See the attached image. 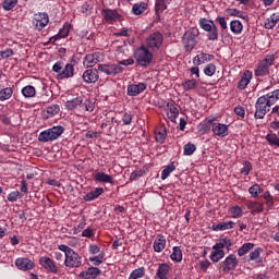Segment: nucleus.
I'll return each mask as SVG.
<instances>
[{"label": "nucleus", "instance_id": "20e7f679", "mask_svg": "<svg viewBox=\"0 0 279 279\" xmlns=\"http://www.w3.org/2000/svg\"><path fill=\"white\" fill-rule=\"evenodd\" d=\"M63 133L64 128L53 126L51 129L43 131L38 136V141H40V143H49V141H56L60 138V136H62Z\"/></svg>", "mask_w": 279, "mask_h": 279}, {"label": "nucleus", "instance_id": "423d86ee", "mask_svg": "<svg viewBox=\"0 0 279 279\" xmlns=\"http://www.w3.org/2000/svg\"><path fill=\"white\" fill-rule=\"evenodd\" d=\"M163 37L160 32L153 33L146 38V45L153 51H158L162 47Z\"/></svg>", "mask_w": 279, "mask_h": 279}, {"label": "nucleus", "instance_id": "ddd939ff", "mask_svg": "<svg viewBox=\"0 0 279 279\" xmlns=\"http://www.w3.org/2000/svg\"><path fill=\"white\" fill-rule=\"evenodd\" d=\"M39 264L48 274H58V266H56V263L49 258V257H40Z\"/></svg>", "mask_w": 279, "mask_h": 279}, {"label": "nucleus", "instance_id": "a211bd4d", "mask_svg": "<svg viewBox=\"0 0 279 279\" xmlns=\"http://www.w3.org/2000/svg\"><path fill=\"white\" fill-rule=\"evenodd\" d=\"M74 71L75 68L73 66V63H68L63 71L58 74V80H66L69 77H73Z\"/></svg>", "mask_w": 279, "mask_h": 279}, {"label": "nucleus", "instance_id": "a18cd8bd", "mask_svg": "<svg viewBox=\"0 0 279 279\" xmlns=\"http://www.w3.org/2000/svg\"><path fill=\"white\" fill-rule=\"evenodd\" d=\"M22 95L25 97H34V95H36V88H34L32 85H27L22 88Z\"/></svg>", "mask_w": 279, "mask_h": 279}, {"label": "nucleus", "instance_id": "680f3d73", "mask_svg": "<svg viewBox=\"0 0 279 279\" xmlns=\"http://www.w3.org/2000/svg\"><path fill=\"white\" fill-rule=\"evenodd\" d=\"M234 112L238 117H241L242 119L245 117V108L241 106L235 107Z\"/></svg>", "mask_w": 279, "mask_h": 279}, {"label": "nucleus", "instance_id": "6e6d98bb", "mask_svg": "<svg viewBox=\"0 0 279 279\" xmlns=\"http://www.w3.org/2000/svg\"><path fill=\"white\" fill-rule=\"evenodd\" d=\"M250 171H252V163L250 161H244L241 173H243L244 175H248Z\"/></svg>", "mask_w": 279, "mask_h": 279}, {"label": "nucleus", "instance_id": "49530a36", "mask_svg": "<svg viewBox=\"0 0 279 279\" xmlns=\"http://www.w3.org/2000/svg\"><path fill=\"white\" fill-rule=\"evenodd\" d=\"M247 206L251 210H253L252 213H263V204L260 203H256V202H248Z\"/></svg>", "mask_w": 279, "mask_h": 279}, {"label": "nucleus", "instance_id": "4c0bfd02", "mask_svg": "<svg viewBox=\"0 0 279 279\" xmlns=\"http://www.w3.org/2000/svg\"><path fill=\"white\" fill-rule=\"evenodd\" d=\"M81 110H86V112H93L95 110V102L88 99L82 101Z\"/></svg>", "mask_w": 279, "mask_h": 279}, {"label": "nucleus", "instance_id": "f257e3e1", "mask_svg": "<svg viewBox=\"0 0 279 279\" xmlns=\"http://www.w3.org/2000/svg\"><path fill=\"white\" fill-rule=\"evenodd\" d=\"M279 99V89L259 97L255 104V119H265V114L271 110V106Z\"/></svg>", "mask_w": 279, "mask_h": 279}, {"label": "nucleus", "instance_id": "f3484780", "mask_svg": "<svg viewBox=\"0 0 279 279\" xmlns=\"http://www.w3.org/2000/svg\"><path fill=\"white\" fill-rule=\"evenodd\" d=\"M211 130L216 136H220L221 138H225V136H228V125L222 123H213Z\"/></svg>", "mask_w": 279, "mask_h": 279}, {"label": "nucleus", "instance_id": "8fccbe9b", "mask_svg": "<svg viewBox=\"0 0 279 279\" xmlns=\"http://www.w3.org/2000/svg\"><path fill=\"white\" fill-rule=\"evenodd\" d=\"M197 86V81L187 80L183 83L184 90H193Z\"/></svg>", "mask_w": 279, "mask_h": 279}, {"label": "nucleus", "instance_id": "13d9d810", "mask_svg": "<svg viewBox=\"0 0 279 279\" xmlns=\"http://www.w3.org/2000/svg\"><path fill=\"white\" fill-rule=\"evenodd\" d=\"M16 199H21V192H19V191L11 192L8 196V201L9 202H16Z\"/></svg>", "mask_w": 279, "mask_h": 279}, {"label": "nucleus", "instance_id": "e433bc0d", "mask_svg": "<svg viewBox=\"0 0 279 279\" xmlns=\"http://www.w3.org/2000/svg\"><path fill=\"white\" fill-rule=\"evenodd\" d=\"M250 250H254V243H244L239 250H238V255L239 256H245Z\"/></svg>", "mask_w": 279, "mask_h": 279}, {"label": "nucleus", "instance_id": "de8ad7c7", "mask_svg": "<svg viewBox=\"0 0 279 279\" xmlns=\"http://www.w3.org/2000/svg\"><path fill=\"white\" fill-rule=\"evenodd\" d=\"M145 276V268L141 267L135 270H133L129 277V279H138L143 278Z\"/></svg>", "mask_w": 279, "mask_h": 279}, {"label": "nucleus", "instance_id": "4468645a", "mask_svg": "<svg viewBox=\"0 0 279 279\" xmlns=\"http://www.w3.org/2000/svg\"><path fill=\"white\" fill-rule=\"evenodd\" d=\"M15 266L17 269H21V271H29V269H34V263L32 259L26 257H20L15 260Z\"/></svg>", "mask_w": 279, "mask_h": 279}, {"label": "nucleus", "instance_id": "c85d7f7f", "mask_svg": "<svg viewBox=\"0 0 279 279\" xmlns=\"http://www.w3.org/2000/svg\"><path fill=\"white\" fill-rule=\"evenodd\" d=\"M168 274H169V265L160 264L156 274L157 278L167 279Z\"/></svg>", "mask_w": 279, "mask_h": 279}, {"label": "nucleus", "instance_id": "c03bdc74", "mask_svg": "<svg viewBox=\"0 0 279 279\" xmlns=\"http://www.w3.org/2000/svg\"><path fill=\"white\" fill-rule=\"evenodd\" d=\"M266 141H268L269 145H274L275 147H279V135L274 133L266 135Z\"/></svg>", "mask_w": 279, "mask_h": 279}, {"label": "nucleus", "instance_id": "dca6fc26", "mask_svg": "<svg viewBox=\"0 0 279 279\" xmlns=\"http://www.w3.org/2000/svg\"><path fill=\"white\" fill-rule=\"evenodd\" d=\"M147 88V84L145 83H138V84H132L128 87V95L131 97H136V95H141L143 90Z\"/></svg>", "mask_w": 279, "mask_h": 279}, {"label": "nucleus", "instance_id": "cd10ccee", "mask_svg": "<svg viewBox=\"0 0 279 279\" xmlns=\"http://www.w3.org/2000/svg\"><path fill=\"white\" fill-rule=\"evenodd\" d=\"M223 247H227V250H230V247H232V241L228 238L220 239V242L216 243L213 246V250H223Z\"/></svg>", "mask_w": 279, "mask_h": 279}, {"label": "nucleus", "instance_id": "72a5a7b5", "mask_svg": "<svg viewBox=\"0 0 279 279\" xmlns=\"http://www.w3.org/2000/svg\"><path fill=\"white\" fill-rule=\"evenodd\" d=\"M175 171V162H170L161 172V180H167L168 175H171Z\"/></svg>", "mask_w": 279, "mask_h": 279}, {"label": "nucleus", "instance_id": "2eb2a0df", "mask_svg": "<svg viewBox=\"0 0 279 279\" xmlns=\"http://www.w3.org/2000/svg\"><path fill=\"white\" fill-rule=\"evenodd\" d=\"M100 274H101V270H99V268H97V267H89L86 270L81 271L80 275H78V278L95 279Z\"/></svg>", "mask_w": 279, "mask_h": 279}, {"label": "nucleus", "instance_id": "7c9ffc66", "mask_svg": "<svg viewBox=\"0 0 279 279\" xmlns=\"http://www.w3.org/2000/svg\"><path fill=\"white\" fill-rule=\"evenodd\" d=\"M207 32V38L208 40H219V29L217 28V25H213Z\"/></svg>", "mask_w": 279, "mask_h": 279}, {"label": "nucleus", "instance_id": "f8f14e48", "mask_svg": "<svg viewBox=\"0 0 279 279\" xmlns=\"http://www.w3.org/2000/svg\"><path fill=\"white\" fill-rule=\"evenodd\" d=\"M101 61V54L99 52L89 53L84 58L83 65L85 69H93L95 64Z\"/></svg>", "mask_w": 279, "mask_h": 279}, {"label": "nucleus", "instance_id": "bb28decb", "mask_svg": "<svg viewBox=\"0 0 279 279\" xmlns=\"http://www.w3.org/2000/svg\"><path fill=\"white\" fill-rule=\"evenodd\" d=\"M82 101H84V99L82 97L73 98L72 100H68L65 102V108H68V110H75V108H77V106H80V108H82Z\"/></svg>", "mask_w": 279, "mask_h": 279}, {"label": "nucleus", "instance_id": "6ab92c4d", "mask_svg": "<svg viewBox=\"0 0 279 279\" xmlns=\"http://www.w3.org/2000/svg\"><path fill=\"white\" fill-rule=\"evenodd\" d=\"M251 80H252V72L246 70L243 73L242 78L238 83V88H240V90H245V88H247V84H250Z\"/></svg>", "mask_w": 279, "mask_h": 279}, {"label": "nucleus", "instance_id": "864d4df0", "mask_svg": "<svg viewBox=\"0 0 279 279\" xmlns=\"http://www.w3.org/2000/svg\"><path fill=\"white\" fill-rule=\"evenodd\" d=\"M47 112L48 114H50L51 117H56V114H58V112H60V106L58 105H52L50 107L47 108Z\"/></svg>", "mask_w": 279, "mask_h": 279}, {"label": "nucleus", "instance_id": "79ce46f5", "mask_svg": "<svg viewBox=\"0 0 279 279\" xmlns=\"http://www.w3.org/2000/svg\"><path fill=\"white\" fill-rule=\"evenodd\" d=\"M17 3H19V0H4L2 2V8L5 11L14 10Z\"/></svg>", "mask_w": 279, "mask_h": 279}, {"label": "nucleus", "instance_id": "39448f33", "mask_svg": "<svg viewBox=\"0 0 279 279\" xmlns=\"http://www.w3.org/2000/svg\"><path fill=\"white\" fill-rule=\"evenodd\" d=\"M135 60L138 66H149L154 60V54L147 48L142 47L135 51Z\"/></svg>", "mask_w": 279, "mask_h": 279}, {"label": "nucleus", "instance_id": "37998d69", "mask_svg": "<svg viewBox=\"0 0 279 279\" xmlns=\"http://www.w3.org/2000/svg\"><path fill=\"white\" fill-rule=\"evenodd\" d=\"M214 25H215V22L213 21H208L204 17L199 20V26L202 27V29H204V32L209 31Z\"/></svg>", "mask_w": 279, "mask_h": 279}, {"label": "nucleus", "instance_id": "09e8293b", "mask_svg": "<svg viewBox=\"0 0 279 279\" xmlns=\"http://www.w3.org/2000/svg\"><path fill=\"white\" fill-rule=\"evenodd\" d=\"M195 149H197V147H195L194 144L187 143V144L184 146L183 154H184V156H193V154H195Z\"/></svg>", "mask_w": 279, "mask_h": 279}, {"label": "nucleus", "instance_id": "4be33fe9", "mask_svg": "<svg viewBox=\"0 0 279 279\" xmlns=\"http://www.w3.org/2000/svg\"><path fill=\"white\" fill-rule=\"evenodd\" d=\"M95 180L96 182L114 184V178H112V175L106 174L105 172H97L95 174Z\"/></svg>", "mask_w": 279, "mask_h": 279}, {"label": "nucleus", "instance_id": "6e6552de", "mask_svg": "<svg viewBox=\"0 0 279 279\" xmlns=\"http://www.w3.org/2000/svg\"><path fill=\"white\" fill-rule=\"evenodd\" d=\"M238 265L239 260H236V255L231 254L220 264V269H222L223 274H230V271L236 269Z\"/></svg>", "mask_w": 279, "mask_h": 279}, {"label": "nucleus", "instance_id": "a19ab883", "mask_svg": "<svg viewBox=\"0 0 279 279\" xmlns=\"http://www.w3.org/2000/svg\"><path fill=\"white\" fill-rule=\"evenodd\" d=\"M12 88L7 87L0 90V101H5L7 99H10L12 97Z\"/></svg>", "mask_w": 279, "mask_h": 279}, {"label": "nucleus", "instance_id": "5fc2aeb1", "mask_svg": "<svg viewBox=\"0 0 279 279\" xmlns=\"http://www.w3.org/2000/svg\"><path fill=\"white\" fill-rule=\"evenodd\" d=\"M248 193L252 195V197H256L260 193V185L254 184L248 189Z\"/></svg>", "mask_w": 279, "mask_h": 279}, {"label": "nucleus", "instance_id": "f704fd0d", "mask_svg": "<svg viewBox=\"0 0 279 279\" xmlns=\"http://www.w3.org/2000/svg\"><path fill=\"white\" fill-rule=\"evenodd\" d=\"M234 228V222L228 221V222H219L218 225H214V230H232Z\"/></svg>", "mask_w": 279, "mask_h": 279}, {"label": "nucleus", "instance_id": "473e14b6", "mask_svg": "<svg viewBox=\"0 0 279 279\" xmlns=\"http://www.w3.org/2000/svg\"><path fill=\"white\" fill-rule=\"evenodd\" d=\"M167 3H169V1H167V0L156 1L155 10H156L157 16H160V14H162V12H165V10L167 9Z\"/></svg>", "mask_w": 279, "mask_h": 279}, {"label": "nucleus", "instance_id": "4d7b16f0", "mask_svg": "<svg viewBox=\"0 0 279 279\" xmlns=\"http://www.w3.org/2000/svg\"><path fill=\"white\" fill-rule=\"evenodd\" d=\"M89 260L90 263H94V265L99 266L104 263V255L99 254L98 256L89 257Z\"/></svg>", "mask_w": 279, "mask_h": 279}, {"label": "nucleus", "instance_id": "338daca9", "mask_svg": "<svg viewBox=\"0 0 279 279\" xmlns=\"http://www.w3.org/2000/svg\"><path fill=\"white\" fill-rule=\"evenodd\" d=\"M82 236H86L87 239L93 238L94 236L93 230L90 228L83 230Z\"/></svg>", "mask_w": 279, "mask_h": 279}, {"label": "nucleus", "instance_id": "1a4fd4ad", "mask_svg": "<svg viewBox=\"0 0 279 279\" xmlns=\"http://www.w3.org/2000/svg\"><path fill=\"white\" fill-rule=\"evenodd\" d=\"M98 71L105 73L106 75H119V73H123V69L121 65L117 64H99Z\"/></svg>", "mask_w": 279, "mask_h": 279}, {"label": "nucleus", "instance_id": "603ef678", "mask_svg": "<svg viewBox=\"0 0 279 279\" xmlns=\"http://www.w3.org/2000/svg\"><path fill=\"white\" fill-rule=\"evenodd\" d=\"M215 71H217V66H215V64H213V63H209V64L204 69L205 75H208L209 77H213V75H215Z\"/></svg>", "mask_w": 279, "mask_h": 279}, {"label": "nucleus", "instance_id": "69168bd1", "mask_svg": "<svg viewBox=\"0 0 279 279\" xmlns=\"http://www.w3.org/2000/svg\"><path fill=\"white\" fill-rule=\"evenodd\" d=\"M260 248H256L255 251L250 253V258L251 260H256V258H258V256H260Z\"/></svg>", "mask_w": 279, "mask_h": 279}, {"label": "nucleus", "instance_id": "3c124183", "mask_svg": "<svg viewBox=\"0 0 279 279\" xmlns=\"http://www.w3.org/2000/svg\"><path fill=\"white\" fill-rule=\"evenodd\" d=\"M226 12L229 16H239L240 19H247V16H243V12L236 9H227Z\"/></svg>", "mask_w": 279, "mask_h": 279}, {"label": "nucleus", "instance_id": "2f4dec72", "mask_svg": "<svg viewBox=\"0 0 279 279\" xmlns=\"http://www.w3.org/2000/svg\"><path fill=\"white\" fill-rule=\"evenodd\" d=\"M145 10H147V3H145V2L135 3L132 8V12L136 16L143 14V12H145Z\"/></svg>", "mask_w": 279, "mask_h": 279}, {"label": "nucleus", "instance_id": "0eeeda50", "mask_svg": "<svg viewBox=\"0 0 279 279\" xmlns=\"http://www.w3.org/2000/svg\"><path fill=\"white\" fill-rule=\"evenodd\" d=\"M65 267L77 268L82 267V256L75 251H70L64 259Z\"/></svg>", "mask_w": 279, "mask_h": 279}, {"label": "nucleus", "instance_id": "c756f323", "mask_svg": "<svg viewBox=\"0 0 279 279\" xmlns=\"http://www.w3.org/2000/svg\"><path fill=\"white\" fill-rule=\"evenodd\" d=\"M230 29L233 34L239 35L241 32H243V24L239 20H233L230 23Z\"/></svg>", "mask_w": 279, "mask_h": 279}, {"label": "nucleus", "instance_id": "412c9836", "mask_svg": "<svg viewBox=\"0 0 279 279\" xmlns=\"http://www.w3.org/2000/svg\"><path fill=\"white\" fill-rule=\"evenodd\" d=\"M167 245V239H165L163 235H157V238L154 241V250L155 252H162Z\"/></svg>", "mask_w": 279, "mask_h": 279}, {"label": "nucleus", "instance_id": "bf43d9fd", "mask_svg": "<svg viewBox=\"0 0 279 279\" xmlns=\"http://www.w3.org/2000/svg\"><path fill=\"white\" fill-rule=\"evenodd\" d=\"M208 60V54L206 53H201L194 58V62H198V64H204Z\"/></svg>", "mask_w": 279, "mask_h": 279}, {"label": "nucleus", "instance_id": "b1692460", "mask_svg": "<svg viewBox=\"0 0 279 279\" xmlns=\"http://www.w3.org/2000/svg\"><path fill=\"white\" fill-rule=\"evenodd\" d=\"M279 22V14L274 13L269 19L266 20L264 27L265 29H274Z\"/></svg>", "mask_w": 279, "mask_h": 279}, {"label": "nucleus", "instance_id": "0e129e2a", "mask_svg": "<svg viewBox=\"0 0 279 279\" xmlns=\"http://www.w3.org/2000/svg\"><path fill=\"white\" fill-rule=\"evenodd\" d=\"M122 121L124 125H130L132 123V113H124Z\"/></svg>", "mask_w": 279, "mask_h": 279}, {"label": "nucleus", "instance_id": "5701e85b", "mask_svg": "<svg viewBox=\"0 0 279 279\" xmlns=\"http://www.w3.org/2000/svg\"><path fill=\"white\" fill-rule=\"evenodd\" d=\"M99 195H104V187H96L92 192L87 193L84 199L85 202H93V199H97Z\"/></svg>", "mask_w": 279, "mask_h": 279}, {"label": "nucleus", "instance_id": "9d476101", "mask_svg": "<svg viewBox=\"0 0 279 279\" xmlns=\"http://www.w3.org/2000/svg\"><path fill=\"white\" fill-rule=\"evenodd\" d=\"M34 25L38 32H43L49 25V15L47 13H37L34 15Z\"/></svg>", "mask_w": 279, "mask_h": 279}, {"label": "nucleus", "instance_id": "aec40b11", "mask_svg": "<svg viewBox=\"0 0 279 279\" xmlns=\"http://www.w3.org/2000/svg\"><path fill=\"white\" fill-rule=\"evenodd\" d=\"M102 16L105 21H107V23H112L113 21H117V19H119V13L117 12V10L106 9L102 10Z\"/></svg>", "mask_w": 279, "mask_h": 279}, {"label": "nucleus", "instance_id": "774afa93", "mask_svg": "<svg viewBox=\"0 0 279 279\" xmlns=\"http://www.w3.org/2000/svg\"><path fill=\"white\" fill-rule=\"evenodd\" d=\"M241 208L240 207H232L231 208V215H233V217H241Z\"/></svg>", "mask_w": 279, "mask_h": 279}, {"label": "nucleus", "instance_id": "c9c22d12", "mask_svg": "<svg viewBox=\"0 0 279 279\" xmlns=\"http://www.w3.org/2000/svg\"><path fill=\"white\" fill-rule=\"evenodd\" d=\"M168 118H170L171 121H175V119H178V114H180V111H178V108L173 105L168 104Z\"/></svg>", "mask_w": 279, "mask_h": 279}, {"label": "nucleus", "instance_id": "9b49d317", "mask_svg": "<svg viewBox=\"0 0 279 279\" xmlns=\"http://www.w3.org/2000/svg\"><path fill=\"white\" fill-rule=\"evenodd\" d=\"M82 78L85 84H96L99 81V70L88 69L83 73Z\"/></svg>", "mask_w": 279, "mask_h": 279}, {"label": "nucleus", "instance_id": "58836bf2", "mask_svg": "<svg viewBox=\"0 0 279 279\" xmlns=\"http://www.w3.org/2000/svg\"><path fill=\"white\" fill-rule=\"evenodd\" d=\"M170 258L177 263H180L182 260V250L179 246H174Z\"/></svg>", "mask_w": 279, "mask_h": 279}, {"label": "nucleus", "instance_id": "a878e982", "mask_svg": "<svg viewBox=\"0 0 279 279\" xmlns=\"http://www.w3.org/2000/svg\"><path fill=\"white\" fill-rule=\"evenodd\" d=\"M155 138L157 143H165V140L167 138V128L161 126L155 131Z\"/></svg>", "mask_w": 279, "mask_h": 279}, {"label": "nucleus", "instance_id": "393cba45", "mask_svg": "<svg viewBox=\"0 0 279 279\" xmlns=\"http://www.w3.org/2000/svg\"><path fill=\"white\" fill-rule=\"evenodd\" d=\"M214 251L210 254V260L213 263H219L221 258L226 256V252H223V248H213Z\"/></svg>", "mask_w": 279, "mask_h": 279}, {"label": "nucleus", "instance_id": "ea45409f", "mask_svg": "<svg viewBox=\"0 0 279 279\" xmlns=\"http://www.w3.org/2000/svg\"><path fill=\"white\" fill-rule=\"evenodd\" d=\"M210 128H213L211 120H205L198 125L199 132H202L203 134H206V132H210Z\"/></svg>", "mask_w": 279, "mask_h": 279}, {"label": "nucleus", "instance_id": "7ed1b4c3", "mask_svg": "<svg viewBox=\"0 0 279 279\" xmlns=\"http://www.w3.org/2000/svg\"><path fill=\"white\" fill-rule=\"evenodd\" d=\"M199 37V31L197 28L187 29L182 38V43L186 51H193L195 45H197V38Z\"/></svg>", "mask_w": 279, "mask_h": 279}, {"label": "nucleus", "instance_id": "e2e57ef3", "mask_svg": "<svg viewBox=\"0 0 279 279\" xmlns=\"http://www.w3.org/2000/svg\"><path fill=\"white\" fill-rule=\"evenodd\" d=\"M141 175H143V172L141 170L133 171L130 175L131 182H134V180H138V178H141Z\"/></svg>", "mask_w": 279, "mask_h": 279}, {"label": "nucleus", "instance_id": "052dcab7", "mask_svg": "<svg viewBox=\"0 0 279 279\" xmlns=\"http://www.w3.org/2000/svg\"><path fill=\"white\" fill-rule=\"evenodd\" d=\"M217 23H219L222 29H228V23L226 22V17L219 16L216 19Z\"/></svg>", "mask_w": 279, "mask_h": 279}, {"label": "nucleus", "instance_id": "f03ea898", "mask_svg": "<svg viewBox=\"0 0 279 279\" xmlns=\"http://www.w3.org/2000/svg\"><path fill=\"white\" fill-rule=\"evenodd\" d=\"M275 61H276V54L274 53L266 54L265 58L258 62L257 68L255 69L256 77H263L265 75H269V68L274 66Z\"/></svg>", "mask_w": 279, "mask_h": 279}]
</instances>
